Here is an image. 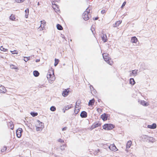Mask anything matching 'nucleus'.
<instances>
[{
  "label": "nucleus",
  "mask_w": 157,
  "mask_h": 157,
  "mask_svg": "<svg viewBox=\"0 0 157 157\" xmlns=\"http://www.w3.org/2000/svg\"><path fill=\"white\" fill-rule=\"evenodd\" d=\"M109 54L107 53H104L102 54L103 57L105 61L108 64L110 65H112L113 62L111 60V59L109 57Z\"/></svg>",
  "instance_id": "f257e3e1"
},
{
  "label": "nucleus",
  "mask_w": 157,
  "mask_h": 157,
  "mask_svg": "<svg viewBox=\"0 0 157 157\" xmlns=\"http://www.w3.org/2000/svg\"><path fill=\"white\" fill-rule=\"evenodd\" d=\"M47 77L49 83H52L55 79L54 74L53 72L51 73L50 72H48L47 75Z\"/></svg>",
  "instance_id": "f03ea898"
},
{
  "label": "nucleus",
  "mask_w": 157,
  "mask_h": 157,
  "mask_svg": "<svg viewBox=\"0 0 157 157\" xmlns=\"http://www.w3.org/2000/svg\"><path fill=\"white\" fill-rule=\"evenodd\" d=\"M90 11V10L88 8L83 14V18L85 21L88 20L89 18Z\"/></svg>",
  "instance_id": "7ed1b4c3"
},
{
  "label": "nucleus",
  "mask_w": 157,
  "mask_h": 157,
  "mask_svg": "<svg viewBox=\"0 0 157 157\" xmlns=\"http://www.w3.org/2000/svg\"><path fill=\"white\" fill-rule=\"evenodd\" d=\"M114 128V125L110 124H105L103 126V128L104 129L108 130L112 129Z\"/></svg>",
  "instance_id": "20e7f679"
},
{
  "label": "nucleus",
  "mask_w": 157,
  "mask_h": 157,
  "mask_svg": "<svg viewBox=\"0 0 157 157\" xmlns=\"http://www.w3.org/2000/svg\"><path fill=\"white\" fill-rule=\"evenodd\" d=\"M22 131V128H19L16 131V135L17 137L20 138L21 136V133Z\"/></svg>",
  "instance_id": "39448f33"
},
{
  "label": "nucleus",
  "mask_w": 157,
  "mask_h": 157,
  "mask_svg": "<svg viewBox=\"0 0 157 157\" xmlns=\"http://www.w3.org/2000/svg\"><path fill=\"white\" fill-rule=\"evenodd\" d=\"M109 148L110 150L114 151H116L118 150V149H117L116 146L114 144L110 145L109 147Z\"/></svg>",
  "instance_id": "423d86ee"
},
{
  "label": "nucleus",
  "mask_w": 157,
  "mask_h": 157,
  "mask_svg": "<svg viewBox=\"0 0 157 157\" xmlns=\"http://www.w3.org/2000/svg\"><path fill=\"white\" fill-rule=\"evenodd\" d=\"M69 92V89H64L62 95L64 97H66L68 95Z\"/></svg>",
  "instance_id": "0eeeda50"
},
{
  "label": "nucleus",
  "mask_w": 157,
  "mask_h": 157,
  "mask_svg": "<svg viewBox=\"0 0 157 157\" xmlns=\"http://www.w3.org/2000/svg\"><path fill=\"white\" fill-rule=\"evenodd\" d=\"M138 70H133L132 72L130 74V76H135L137 74V73L138 71Z\"/></svg>",
  "instance_id": "6e6552de"
},
{
  "label": "nucleus",
  "mask_w": 157,
  "mask_h": 157,
  "mask_svg": "<svg viewBox=\"0 0 157 157\" xmlns=\"http://www.w3.org/2000/svg\"><path fill=\"white\" fill-rule=\"evenodd\" d=\"M6 92V89L3 86H0V92L1 93H5Z\"/></svg>",
  "instance_id": "1a4fd4ad"
},
{
  "label": "nucleus",
  "mask_w": 157,
  "mask_h": 157,
  "mask_svg": "<svg viewBox=\"0 0 157 157\" xmlns=\"http://www.w3.org/2000/svg\"><path fill=\"white\" fill-rule=\"evenodd\" d=\"M147 127L149 128L155 129L156 128V124L155 123H153L152 125H148Z\"/></svg>",
  "instance_id": "9d476101"
},
{
  "label": "nucleus",
  "mask_w": 157,
  "mask_h": 157,
  "mask_svg": "<svg viewBox=\"0 0 157 157\" xmlns=\"http://www.w3.org/2000/svg\"><path fill=\"white\" fill-rule=\"evenodd\" d=\"M8 126L11 129H13L14 128L13 123L12 121L8 123Z\"/></svg>",
  "instance_id": "9b49d317"
},
{
  "label": "nucleus",
  "mask_w": 157,
  "mask_h": 157,
  "mask_svg": "<svg viewBox=\"0 0 157 157\" xmlns=\"http://www.w3.org/2000/svg\"><path fill=\"white\" fill-rule=\"evenodd\" d=\"M80 115L82 117L85 118L87 116V113L85 111H82Z\"/></svg>",
  "instance_id": "f8f14e48"
},
{
  "label": "nucleus",
  "mask_w": 157,
  "mask_h": 157,
  "mask_svg": "<svg viewBox=\"0 0 157 157\" xmlns=\"http://www.w3.org/2000/svg\"><path fill=\"white\" fill-rule=\"evenodd\" d=\"M40 22L41 23V25H40V27H41V29H42L41 30H43V28H44L46 22L44 20L41 21Z\"/></svg>",
  "instance_id": "ddd939ff"
},
{
  "label": "nucleus",
  "mask_w": 157,
  "mask_h": 157,
  "mask_svg": "<svg viewBox=\"0 0 157 157\" xmlns=\"http://www.w3.org/2000/svg\"><path fill=\"white\" fill-rule=\"evenodd\" d=\"M101 37L102 40L104 41V42H105L107 41V39L106 34H103V35L101 36Z\"/></svg>",
  "instance_id": "4468645a"
},
{
  "label": "nucleus",
  "mask_w": 157,
  "mask_h": 157,
  "mask_svg": "<svg viewBox=\"0 0 157 157\" xmlns=\"http://www.w3.org/2000/svg\"><path fill=\"white\" fill-rule=\"evenodd\" d=\"M138 41V40L136 37L134 36L132 37L131 40V42L132 43H136Z\"/></svg>",
  "instance_id": "2eb2a0df"
},
{
  "label": "nucleus",
  "mask_w": 157,
  "mask_h": 157,
  "mask_svg": "<svg viewBox=\"0 0 157 157\" xmlns=\"http://www.w3.org/2000/svg\"><path fill=\"white\" fill-rule=\"evenodd\" d=\"M101 118L104 121L106 120L107 118L106 114L105 113L102 114L101 116Z\"/></svg>",
  "instance_id": "dca6fc26"
},
{
  "label": "nucleus",
  "mask_w": 157,
  "mask_h": 157,
  "mask_svg": "<svg viewBox=\"0 0 157 157\" xmlns=\"http://www.w3.org/2000/svg\"><path fill=\"white\" fill-rule=\"evenodd\" d=\"M132 144V142L131 140H129L128 141L126 144V147L127 149L129 148Z\"/></svg>",
  "instance_id": "f3484780"
},
{
  "label": "nucleus",
  "mask_w": 157,
  "mask_h": 157,
  "mask_svg": "<svg viewBox=\"0 0 157 157\" xmlns=\"http://www.w3.org/2000/svg\"><path fill=\"white\" fill-rule=\"evenodd\" d=\"M122 21H117L115 24L113 25V27H116L118 26L121 23Z\"/></svg>",
  "instance_id": "a211bd4d"
},
{
  "label": "nucleus",
  "mask_w": 157,
  "mask_h": 157,
  "mask_svg": "<svg viewBox=\"0 0 157 157\" xmlns=\"http://www.w3.org/2000/svg\"><path fill=\"white\" fill-rule=\"evenodd\" d=\"M147 140L148 141L152 143L155 142V140L154 138L149 136Z\"/></svg>",
  "instance_id": "6ab92c4d"
},
{
  "label": "nucleus",
  "mask_w": 157,
  "mask_h": 157,
  "mask_svg": "<svg viewBox=\"0 0 157 157\" xmlns=\"http://www.w3.org/2000/svg\"><path fill=\"white\" fill-rule=\"evenodd\" d=\"M94 101L95 100L94 99H92L90 100L89 102V105L90 106L93 105L94 104Z\"/></svg>",
  "instance_id": "aec40b11"
},
{
  "label": "nucleus",
  "mask_w": 157,
  "mask_h": 157,
  "mask_svg": "<svg viewBox=\"0 0 157 157\" xmlns=\"http://www.w3.org/2000/svg\"><path fill=\"white\" fill-rule=\"evenodd\" d=\"M140 103L143 105L144 106H147L148 105V103L144 101H140Z\"/></svg>",
  "instance_id": "412c9836"
},
{
  "label": "nucleus",
  "mask_w": 157,
  "mask_h": 157,
  "mask_svg": "<svg viewBox=\"0 0 157 157\" xmlns=\"http://www.w3.org/2000/svg\"><path fill=\"white\" fill-rule=\"evenodd\" d=\"M142 138L143 139H144V140L146 141H148V138L149 136L146 135H143L141 136Z\"/></svg>",
  "instance_id": "4be33fe9"
},
{
  "label": "nucleus",
  "mask_w": 157,
  "mask_h": 157,
  "mask_svg": "<svg viewBox=\"0 0 157 157\" xmlns=\"http://www.w3.org/2000/svg\"><path fill=\"white\" fill-rule=\"evenodd\" d=\"M52 7L54 10H55V11L56 12L59 10V8L58 7V6L56 5L55 4L53 5Z\"/></svg>",
  "instance_id": "5701e85b"
},
{
  "label": "nucleus",
  "mask_w": 157,
  "mask_h": 157,
  "mask_svg": "<svg viewBox=\"0 0 157 157\" xmlns=\"http://www.w3.org/2000/svg\"><path fill=\"white\" fill-rule=\"evenodd\" d=\"M10 19L12 21H14L16 19L15 15L13 14H12L10 16Z\"/></svg>",
  "instance_id": "b1692460"
},
{
  "label": "nucleus",
  "mask_w": 157,
  "mask_h": 157,
  "mask_svg": "<svg viewBox=\"0 0 157 157\" xmlns=\"http://www.w3.org/2000/svg\"><path fill=\"white\" fill-rule=\"evenodd\" d=\"M25 17L26 18H27L28 17V15H29V10L27 8L25 10Z\"/></svg>",
  "instance_id": "393cba45"
},
{
  "label": "nucleus",
  "mask_w": 157,
  "mask_h": 157,
  "mask_svg": "<svg viewBox=\"0 0 157 157\" xmlns=\"http://www.w3.org/2000/svg\"><path fill=\"white\" fill-rule=\"evenodd\" d=\"M72 107V105H67L65 106L64 108H65V110H68L69 109H71Z\"/></svg>",
  "instance_id": "a878e982"
},
{
  "label": "nucleus",
  "mask_w": 157,
  "mask_h": 157,
  "mask_svg": "<svg viewBox=\"0 0 157 157\" xmlns=\"http://www.w3.org/2000/svg\"><path fill=\"white\" fill-rule=\"evenodd\" d=\"M33 74L35 76L37 77L39 76V73L37 71H35L33 72Z\"/></svg>",
  "instance_id": "bb28decb"
},
{
  "label": "nucleus",
  "mask_w": 157,
  "mask_h": 157,
  "mask_svg": "<svg viewBox=\"0 0 157 157\" xmlns=\"http://www.w3.org/2000/svg\"><path fill=\"white\" fill-rule=\"evenodd\" d=\"M130 83L132 85H134L135 83V82L133 78H131L130 79Z\"/></svg>",
  "instance_id": "cd10ccee"
},
{
  "label": "nucleus",
  "mask_w": 157,
  "mask_h": 157,
  "mask_svg": "<svg viewBox=\"0 0 157 157\" xmlns=\"http://www.w3.org/2000/svg\"><path fill=\"white\" fill-rule=\"evenodd\" d=\"M57 28L59 30H61L63 29V27L61 25L58 24L56 25Z\"/></svg>",
  "instance_id": "c85d7f7f"
},
{
  "label": "nucleus",
  "mask_w": 157,
  "mask_h": 157,
  "mask_svg": "<svg viewBox=\"0 0 157 157\" xmlns=\"http://www.w3.org/2000/svg\"><path fill=\"white\" fill-rule=\"evenodd\" d=\"M39 122L40 123H39L38 125H37V126H39V128H40L41 130H42V129L43 128V125H42L41 122H40L39 121Z\"/></svg>",
  "instance_id": "c756f323"
},
{
  "label": "nucleus",
  "mask_w": 157,
  "mask_h": 157,
  "mask_svg": "<svg viewBox=\"0 0 157 157\" xmlns=\"http://www.w3.org/2000/svg\"><path fill=\"white\" fill-rule=\"evenodd\" d=\"M59 60L58 59H55L54 66H56L59 63Z\"/></svg>",
  "instance_id": "7c9ffc66"
},
{
  "label": "nucleus",
  "mask_w": 157,
  "mask_h": 157,
  "mask_svg": "<svg viewBox=\"0 0 157 157\" xmlns=\"http://www.w3.org/2000/svg\"><path fill=\"white\" fill-rule=\"evenodd\" d=\"M50 110L53 112L55 111L56 110V108L54 106H52L50 107Z\"/></svg>",
  "instance_id": "2f4dec72"
},
{
  "label": "nucleus",
  "mask_w": 157,
  "mask_h": 157,
  "mask_svg": "<svg viewBox=\"0 0 157 157\" xmlns=\"http://www.w3.org/2000/svg\"><path fill=\"white\" fill-rule=\"evenodd\" d=\"M30 114L33 117H35L37 115L38 113H35L33 112H31L30 113Z\"/></svg>",
  "instance_id": "473e14b6"
},
{
  "label": "nucleus",
  "mask_w": 157,
  "mask_h": 157,
  "mask_svg": "<svg viewBox=\"0 0 157 157\" xmlns=\"http://www.w3.org/2000/svg\"><path fill=\"white\" fill-rule=\"evenodd\" d=\"M10 52L13 54H18V52L17 51L15 50H14L13 51H11Z\"/></svg>",
  "instance_id": "72a5a7b5"
},
{
  "label": "nucleus",
  "mask_w": 157,
  "mask_h": 157,
  "mask_svg": "<svg viewBox=\"0 0 157 157\" xmlns=\"http://www.w3.org/2000/svg\"><path fill=\"white\" fill-rule=\"evenodd\" d=\"M24 58H26L25 59H24V60L25 62H27L28 61L29 59V57H24Z\"/></svg>",
  "instance_id": "f704fd0d"
},
{
  "label": "nucleus",
  "mask_w": 157,
  "mask_h": 157,
  "mask_svg": "<svg viewBox=\"0 0 157 157\" xmlns=\"http://www.w3.org/2000/svg\"><path fill=\"white\" fill-rule=\"evenodd\" d=\"M65 145H62L61 146V149L62 150H64L65 149Z\"/></svg>",
  "instance_id": "c9c22d12"
},
{
  "label": "nucleus",
  "mask_w": 157,
  "mask_h": 157,
  "mask_svg": "<svg viewBox=\"0 0 157 157\" xmlns=\"http://www.w3.org/2000/svg\"><path fill=\"white\" fill-rule=\"evenodd\" d=\"M6 149L7 147H6L5 146L4 147L3 149H1V151L2 152H4L6 150Z\"/></svg>",
  "instance_id": "e433bc0d"
},
{
  "label": "nucleus",
  "mask_w": 157,
  "mask_h": 157,
  "mask_svg": "<svg viewBox=\"0 0 157 157\" xmlns=\"http://www.w3.org/2000/svg\"><path fill=\"white\" fill-rule=\"evenodd\" d=\"M10 67L12 69H17V67H14V66L13 65H11Z\"/></svg>",
  "instance_id": "4c0bfd02"
},
{
  "label": "nucleus",
  "mask_w": 157,
  "mask_h": 157,
  "mask_svg": "<svg viewBox=\"0 0 157 157\" xmlns=\"http://www.w3.org/2000/svg\"><path fill=\"white\" fill-rule=\"evenodd\" d=\"M58 141L60 143H63L64 140L61 139H59L58 140Z\"/></svg>",
  "instance_id": "58836bf2"
},
{
  "label": "nucleus",
  "mask_w": 157,
  "mask_h": 157,
  "mask_svg": "<svg viewBox=\"0 0 157 157\" xmlns=\"http://www.w3.org/2000/svg\"><path fill=\"white\" fill-rule=\"evenodd\" d=\"M98 124H95V125H93L92 126V129H93V128H96V127H98Z\"/></svg>",
  "instance_id": "ea45409f"
},
{
  "label": "nucleus",
  "mask_w": 157,
  "mask_h": 157,
  "mask_svg": "<svg viewBox=\"0 0 157 157\" xmlns=\"http://www.w3.org/2000/svg\"><path fill=\"white\" fill-rule=\"evenodd\" d=\"M36 130L37 131H39L40 130H41L40 128H39V126H36Z\"/></svg>",
  "instance_id": "a19ab883"
},
{
  "label": "nucleus",
  "mask_w": 157,
  "mask_h": 157,
  "mask_svg": "<svg viewBox=\"0 0 157 157\" xmlns=\"http://www.w3.org/2000/svg\"><path fill=\"white\" fill-rule=\"evenodd\" d=\"M0 49L1 51H5L4 50H6V49L4 48L2 46H1L0 48Z\"/></svg>",
  "instance_id": "79ce46f5"
},
{
  "label": "nucleus",
  "mask_w": 157,
  "mask_h": 157,
  "mask_svg": "<svg viewBox=\"0 0 157 157\" xmlns=\"http://www.w3.org/2000/svg\"><path fill=\"white\" fill-rule=\"evenodd\" d=\"M126 3V2H124L121 6V8H123L125 6Z\"/></svg>",
  "instance_id": "37998d69"
},
{
  "label": "nucleus",
  "mask_w": 157,
  "mask_h": 157,
  "mask_svg": "<svg viewBox=\"0 0 157 157\" xmlns=\"http://www.w3.org/2000/svg\"><path fill=\"white\" fill-rule=\"evenodd\" d=\"M106 12V11L105 10H102L101 11V13H102V14H104Z\"/></svg>",
  "instance_id": "c03bdc74"
},
{
  "label": "nucleus",
  "mask_w": 157,
  "mask_h": 157,
  "mask_svg": "<svg viewBox=\"0 0 157 157\" xmlns=\"http://www.w3.org/2000/svg\"><path fill=\"white\" fill-rule=\"evenodd\" d=\"M78 110H76V109H75V114H77L78 113Z\"/></svg>",
  "instance_id": "a18cd8bd"
},
{
  "label": "nucleus",
  "mask_w": 157,
  "mask_h": 157,
  "mask_svg": "<svg viewBox=\"0 0 157 157\" xmlns=\"http://www.w3.org/2000/svg\"><path fill=\"white\" fill-rule=\"evenodd\" d=\"M66 129H67V127H65L62 128V131H63L66 130Z\"/></svg>",
  "instance_id": "49530a36"
},
{
  "label": "nucleus",
  "mask_w": 157,
  "mask_h": 157,
  "mask_svg": "<svg viewBox=\"0 0 157 157\" xmlns=\"http://www.w3.org/2000/svg\"><path fill=\"white\" fill-rule=\"evenodd\" d=\"M40 61V60L39 59H37L36 60V62H38Z\"/></svg>",
  "instance_id": "de8ad7c7"
},
{
  "label": "nucleus",
  "mask_w": 157,
  "mask_h": 157,
  "mask_svg": "<svg viewBox=\"0 0 157 157\" xmlns=\"http://www.w3.org/2000/svg\"><path fill=\"white\" fill-rule=\"evenodd\" d=\"M66 110H65V108H64V109H63V112L64 113H65V111H66Z\"/></svg>",
  "instance_id": "09e8293b"
},
{
  "label": "nucleus",
  "mask_w": 157,
  "mask_h": 157,
  "mask_svg": "<svg viewBox=\"0 0 157 157\" xmlns=\"http://www.w3.org/2000/svg\"><path fill=\"white\" fill-rule=\"evenodd\" d=\"M98 18L97 17H95V19H94V20H97L98 19Z\"/></svg>",
  "instance_id": "8fccbe9b"
},
{
  "label": "nucleus",
  "mask_w": 157,
  "mask_h": 157,
  "mask_svg": "<svg viewBox=\"0 0 157 157\" xmlns=\"http://www.w3.org/2000/svg\"><path fill=\"white\" fill-rule=\"evenodd\" d=\"M39 5V2H38V5Z\"/></svg>",
  "instance_id": "3c124183"
}]
</instances>
